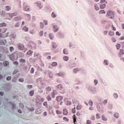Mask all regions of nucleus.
<instances>
[{"instance_id": "nucleus-1", "label": "nucleus", "mask_w": 124, "mask_h": 124, "mask_svg": "<svg viewBox=\"0 0 124 124\" xmlns=\"http://www.w3.org/2000/svg\"><path fill=\"white\" fill-rule=\"evenodd\" d=\"M107 16L108 18L113 19L114 17V15L112 11H108L107 13Z\"/></svg>"}, {"instance_id": "nucleus-2", "label": "nucleus", "mask_w": 124, "mask_h": 124, "mask_svg": "<svg viewBox=\"0 0 124 124\" xmlns=\"http://www.w3.org/2000/svg\"><path fill=\"white\" fill-rule=\"evenodd\" d=\"M58 94V92L56 90H53V92H51V97L53 98L55 97V95Z\"/></svg>"}, {"instance_id": "nucleus-3", "label": "nucleus", "mask_w": 124, "mask_h": 124, "mask_svg": "<svg viewBox=\"0 0 124 124\" xmlns=\"http://www.w3.org/2000/svg\"><path fill=\"white\" fill-rule=\"evenodd\" d=\"M7 31V29L5 28H4L3 29H2V30L0 29V32H6ZM0 37H1V38L3 37L2 33H0Z\"/></svg>"}, {"instance_id": "nucleus-4", "label": "nucleus", "mask_w": 124, "mask_h": 124, "mask_svg": "<svg viewBox=\"0 0 124 124\" xmlns=\"http://www.w3.org/2000/svg\"><path fill=\"white\" fill-rule=\"evenodd\" d=\"M118 55H119V57L121 58L122 55H124V49H123L122 48L120 49V52L118 53Z\"/></svg>"}, {"instance_id": "nucleus-5", "label": "nucleus", "mask_w": 124, "mask_h": 124, "mask_svg": "<svg viewBox=\"0 0 124 124\" xmlns=\"http://www.w3.org/2000/svg\"><path fill=\"white\" fill-rule=\"evenodd\" d=\"M18 15V13L16 12V13H13L12 14H9V17H15V16H16V15Z\"/></svg>"}, {"instance_id": "nucleus-6", "label": "nucleus", "mask_w": 124, "mask_h": 124, "mask_svg": "<svg viewBox=\"0 0 124 124\" xmlns=\"http://www.w3.org/2000/svg\"><path fill=\"white\" fill-rule=\"evenodd\" d=\"M9 58H10V59L11 60H12L13 61H14V60H15V54H11V55H9Z\"/></svg>"}, {"instance_id": "nucleus-7", "label": "nucleus", "mask_w": 124, "mask_h": 124, "mask_svg": "<svg viewBox=\"0 0 124 124\" xmlns=\"http://www.w3.org/2000/svg\"><path fill=\"white\" fill-rule=\"evenodd\" d=\"M18 48L21 50H23L24 49V45L22 44H18Z\"/></svg>"}, {"instance_id": "nucleus-8", "label": "nucleus", "mask_w": 124, "mask_h": 124, "mask_svg": "<svg viewBox=\"0 0 124 124\" xmlns=\"http://www.w3.org/2000/svg\"><path fill=\"white\" fill-rule=\"evenodd\" d=\"M53 30H54V31L55 32H57V31H59V27H58V26H57V25H54V26H53Z\"/></svg>"}, {"instance_id": "nucleus-9", "label": "nucleus", "mask_w": 124, "mask_h": 124, "mask_svg": "<svg viewBox=\"0 0 124 124\" xmlns=\"http://www.w3.org/2000/svg\"><path fill=\"white\" fill-rule=\"evenodd\" d=\"M14 20H16V21H19V20H21V16H16L14 18Z\"/></svg>"}, {"instance_id": "nucleus-10", "label": "nucleus", "mask_w": 124, "mask_h": 124, "mask_svg": "<svg viewBox=\"0 0 124 124\" xmlns=\"http://www.w3.org/2000/svg\"><path fill=\"white\" fill-rule=\"evenodd\" d=\"M65 74L63 72H60L59 73L57 74V76H62L63 77L64 76Z\"/></svg>"}, {"instance_id": "nucleus-11", "label": "nucleus", "mask_w": 124, "mask_h": 124, "mask_svg": "<svg viewBox=\"0 0 124 124\" xmlns=\"http://www.w3.org/2000/svg\"><path fill=\"white\" fill-rule=\"evenodd\" d=\"M35 91L34 90H32V91H31V92L29 93V95L30 96H33L34 94Z\"/></svg>"}, {"instance_id": "nucleus-12", "label": "nucleus", "mask_w": 124, "mask_h": 124, "mask_svg": "<svg viewBox=\"0 0 124 124\" xmlns=\"http://www.w3.org/2000/svg\"><path fill=\"white\" fill-rule=\"evenodd\" d=\"M23 31H25V32H27L29 31V28L28 27H26V26H24V27H23Z\"/></svg>"}, {"instance_id": "nucleus-13", "label": "nucleus", "mask_w": 124, "mask_h": 124, "mask_svg": "<svg viewBox=\"0 0 124 124\" xmlns=\"http://www.w3.org/2000/svg\"><path fill=\"white\" fill-rule=\"evenodd\" d=\"M63 114H64V115H67V114H68V112L67 111V109H63Z\"/></svg>"}, {"instance_id": "nucleus-14", "label": "nucleus", "mask_w": 124, "mask_h": 124, "mask_svg": "<svg viewBox=\"0 0 124 124\" xmlns=\"http://www.w3.org/2000/svg\"><path fill=\"white\" fill-rule=\"evenodd\" d=\"M3 65H4V66H8V65H9V62L8 61L3 62Z\"/></svg>"}, {"instance_id": "nucleus-15", "label": "nucleus", "mask_w": 124, "mask_h": 124, "mask_svg": "<svg viewBox=\"0 0 124 124\" xmlns=\"http://www.w3.org/2000/svg\"><path fill=\"white\" fill-rule=\"evenodd\" d=\"M63 59L64 61H68L69 57V56H63Z\"/></svg>"}, {"instance_id": "nucleus-16", "label": "nucleus", "mask_w": 124, "mask_h": 124, "mask_svg": "<svg viewBox=\"0 0 124 124\" xmlns=\"http://www.w3.org/2000/svg\"><path fill=\"white\" fill-rule=\"evenodd\" d=\"M7 24L5 23H0V28H2L3 27H6Z\"/></svg>"}, {"instance_id": "nucleus-17", "label": "nucleus", "mask_w": 124, "mask_h": 124, "mask_svg": "<svg viewBox=\"0 0 124 124\" xmlns=\"http://www.w3.org/2000/svg\"><path fill=\"white\" fill-rule=\"evenodd\" d=\"M62 100V97L61 96H59L57 97V101H61Z\"/></svg>"}, {"instance_id": "nucleus-18", "label": "nucleus", "mask_w": 124, "mask_h": 124, "mask_svg": "<svg viewBox=\"0 0 124 124\" xmlns=\"http://www.w3.org/2000/svg\"><path fill=\"white\" fill-rule=\"evenodd\" d=\"M63 53L64 54H68V50H67V48H64L63 49Z\"/></svg>"}, {"instance_id": "nucleus-19", "label": "nucleus", "mask_w": 124, "mask_h": 124, "mask_svg": "<svg viewBox=\"0 0 124 124\" xmlns=\"http://www.w3.org/2000/svg\"><path fill=\"white\" fill-rule=\"evenodd\" d=\"M57 16V15H56V14L54 12H52L51 14V17L55 18Z\"/></svg>"}, {"instance_id": "nucleus-20", "label": "nucleus", "mask_w": 124, "mask_h": 124, "mask_svg": "<svg viewBox=\"0 0 124 124\" xmlns=\"http://www.w3.org/2000/svg\"><path fill=\"white\" fill-rule=\"evenodd\" d=\"M19 62H22V63H25L26 61L25 59H20L19 60Z\"/></svg>"}, {"instance_id": "nucleus-21", "label": "nucleus", "mask_w": 124, "mask_h": 124, "mask_svg": "<svg viewBox=\"0 0 124 124\" xmlns=\"http://www.w3.org/2000/svg\"><path fill=\"white\" fill-rule=\"evenodd\" d=\"M49 38L51 40H53V39L54 38V36H53V34H52V33L49 34Z\"/></svg>"}, {"instance_id": "nucleus-22", "label": "nucleus", "mask_w": 124, "mask_h": 124, "mask_svg": "<svg viewBox=\"0 0 124 124\" xmlns=\"http://www.w3.org/2000/svg\"><path fill=\"white\" fill-rule=\"evenodd\" d=\"M41 102V98L40 97H37L36 99V103H40Z\"/></svg>"}, {"instance_id": "nucleus-23", "label": "nucleus", "mask_w": 124, "mask_h": 124, "mask_svg": "<svg viewBox=\"0 0 124 124\" xmlns=\"http://www.w3.org/2000/svg\"><path fill=\"white\" fill-rule=\"evenodd\" d=\"M102 120L103 121H108V119L106 117H105V115H102Z\"/></svg>"}, {"instance_id": "nucleus-24", "label": "nucleus", "mask_w": 124, "mask_h": 124, "mask_svg": "<svg viewBox=\"0 0 124 124\" xmlns=\"http://www.w3.org/2000/svg\"><path fill=\"white\" fill-rule=\"evenodd\" d=\"M80 69L79 68H74V69L73 70L74 71V73H77L78 72V71H79Z\"/></svg>"}, {"instance_id": "nucleus-25", "label": "nucleus", "mask_w": 124, "mask_h": 124, "mask_svg": "<svg viewBox=\"0 0 124 124\" xmlns=\"http://www.w3.org/2000/svg\"><path fill=\"white\" fill-rule=\"evenodd\" d=\"M11 9V7H10V6H6V11H10V10Z\"/></svg>"}, {"instance_id": "nucleus-26", "label": "nucleus", "mask_w": 124, "mask_h": 124, "mask_svg": "<svg viewBox=\"0 0 124 124\" xmlns=\"http://www.w3.org/2000/svg\"><path fill=\"white\" fill-rule=\"evenodd\" d=\"M106 4H101L100 6V9H104V8H106Z\"/></svg>"}, {"instance_id": "nucleus-27", "label": "nucleus", "mask_w": 124, "mask_h": 124, "mask_svg": "<svg viewBox=\"0 0 124 124\" xmlns=\"http://www.w3.org/2000/svg\"><path fill=\"white\" fill-rule=\"evenodd\" d=\"M36 4L38 6V7H39V8H43V6L41 4V3H40V2H38Z\"/></svg>"}, {"instance_id": "nucleus-28", "label": "nucleus", "mask_w": 124, "mask_h": 124, "mask_svg": "<svg viewBox=\"0 0 124 124\" xmlns=\"http://www.w3.org/2000/svg\"><path fill=\"white\" fill-rule=\"evenodd\" d=\"M116 48L117 49H120L121 48V44L119 43H118L116 45Z\"/></svg>"}, {"instance_id": "nucleus-29", "label": "nucleus", "mask_w": 124, "mask_h": 124, "mask_svg": "<svg viewBox=\"0 0 124 124\" xmlns=\"http://www.w3.org/2000/svg\"><path fill=\"white\" fill-rule=\"evenodd\" d=\"M48 76L50 78H52L53 74L52 72H48Z\"/></svg>"}, {"instance_id": "nucleus-30", "label": "nucleus", "mask_w": 124, "mask_h": 124, "mask_svg": "<svg viewBox=\"0 0 124 124\" xmlns=\"http://www.w3.org/2000/svg\"><path fill=\"white\" fill-rule=\"evenodd\" d=\"M51 65L53 67L57 66V65H58V63L56 62H54L52 63Z\"/></svg>"}, {"instance_id": "nucleus-31", "label": "nucleus", "mask_w": 124, "mask_h": 124, "mask_svg": "<svg viewBox=\"0 0 124 124\" xmlns=\"http://www.w3.org/2000/svg\"><path fill=\"white\" fill-rule=\"evenodd\" d=\"M73 118H74V124H76V121H77V117H76V115H74Z\"/></svg>"}, {"instance_id": "nucleus-32", "label": "nucleus", "mask_w": 124, "mask_h": 124, "mask_svg": "<svg viewBox=\"0 0 124 124\" xmlns=\"http://www.w3.org/2000/svg\"><path fill=\"white\" fill-rule=\"evenodd\" d=\"M108 34L110 36H113V35L114 34V32H113V31H109Z\"/></svg>"}, {"instance_id": "nucleus-33", "label": "nucleus", "mask_w": 124, "mask_h": 124, "mask_svg": "<svg viewBox=\"0 0 124 124\" xmlns=\"http://www.w3.org/2000/svg\"><path fill=\"white\" fill-rule=\"evenodd\" d=\"M104 64L105 65H108L109 64L108 61V60H104Z\"/></svg>"}, {"instance_id": "nucleus-34", "label": "nucleus", "mask_w": 124, "mask_h": 124, "mask_svg": "<svg viewBox=\"0 0 124 124\" xmlns=\"http://www.w3.org/2000/svg\"><path fill=\"white\" fill-rule=\"evenodd\" d=\"M35 113L37 114H40L41 113V109H36L35 110Z\"/></svg>"}, {"instance_id": "nucleus-35", "label": "nucleus", "mask_w": 124, "mask_h": 124, "mask_svg": "<svg viewBox=\"0 0 124 124\" xmlns=\"http://www.w3.org/2000/svg\"><path fill=\"white\" fill-rule=\"evenodd\" d=\"M33 51L32 50H29L27 52V54L28 55H32Z\"/></svg>"}, {"instance_id": "nucleus-36", "label": "nucleus", "mask_w": 124, "mask_h": 124, "mask_svg": "<svg viewBox=\"0 0 124 124\" xmlns=\"http://www.w3.org/2000/svg\"><path fill=\"white\" fill-rule=\"evenodd\" d=\"M94 9H95L96 11H99V7H97V4H94Z\"/></svg>"}, {"instance_id": "nucleus-37", "label": "nucleus", "mask_w": 124, "mask_h": 124, "mask_svg": "<svg viewBox=\"0 0 124 124\" xmlns=\"http://www.w3.org/2000/svg\"><path fill=\"white\" fill-rule=\"evenodd\" d=\"M43 105L46 107V108H47L48 107V104L47 101H45L44 103H43Z\"/></svg>"}, {"instance_id": "nucleus-38", "label": "nucleus", "mask_w": 124, "mask_h": 124, "mask_svg": "<svg viewBox=\"0 0 124 124\" xmlns=\"http://www.w3.org/2000/svg\"><path fill=\"white\" fill-rule=\"evenodd\" d=\"M114 117H115V118H119V113H114Z\"/></svg>"}, {"instance_id": "nucleus-39", "label": "nucleus", "mask_w": 124, "mask_h": 124, "mask_svg": "<svg viewBox=\"0 0 124 124\" xmlns=\"http://www.w3.org/2000/svg\"><path fill=\"white\" fill-rule=\"evenodd\" d=\"M47 99V101H50L52 99V97L50 95H48Z\"/></svg>"}, {"instance_id": "nucleus-40", "label": "nucleus", "mask_w": 124, "mask_h": 124, "mask_svg": "<svg viewBox=\"0 0 124 124\" xmlns=\"http://www.w3.org/2000/svg\"><path fill=\"white\" fill-rule=\"evenodd\" d=\"M35 71V69L34 68H31V74H33V73H34V72Z\"/></svg>"}, {"instance_id": "nucleus-41", "label": "nucleus", "mask_w": 124, "mask_h": 124, "mask_svg": "<svg viewBox=\"0 0 124 124\" xmlns=\"http://www.w3.org/2000/svg\"><path fill=\"white\" fill-rule=\"evenodd\" d=\"M58 88L59 89H62V84H58V85L57 86Z\"/></svg>"}, {"instance_id": "nucleus-42", "label": "nucleus", "mask_w": 124, "mask_h": 124, "mask_svg": "<svg viewBox=\"0 0 124 124\" xmlns=\"http://www.w3.org/2000/svg\"><path fill=\"white\" fill-rule=\"evenodd\" d=\"M99 14H106V11L104 10H102L101 11H99Z\"/></svg>"}, {"instance_id": "nucleus-43", "label": "nucleus", "mask_w": 124, "mask_h": 124, "mask_svg": "<svg viewBox=\"0 0 124 124\" xmlns=\"http://www.w3.org/2000/svg\"><path fill=\"white\" fill-rule=\"evenodd\" d=\"M56 113L57 114H62V111H60V110H59V109H57V110H56Z\"/></svg>"}, {"instance_id": "nucleus-44", "label": "nucleus", "mask_w": 124, "mask_h": 124, "mask_svg": "<svg viewBox=\"0 0 124 124\" xmlns=\"http://www.w3.org/2000/svg\"><path fill=\"white\" fill-rule=\"evenodd\" d=\"M39 35L40 36H43V31H40L39 32Z\"/></svg>"}, {"instance_id": "nucleus-45", "label": "nucleus", "mask_w": 124, "mask_h": 124, "mask_svg": "<svg viewBox=\"0 0 124 124\" xmlns=\"http://www.w3.org/2000/svg\"><path fill=\"white\" fill-rule=\"evenodd\" d=\"M30 10V7L29 6H25V11H28Z\"/></svg>"}, {"instance_id": "nucleus-46", "label": "nucleus", "mask_w": 124, "mask_h": 124, "mask_svg": "<svg viewBox=\"0 0 124 124\" xmlns=\"http://www.w3.org/2000/svg\"><path fill=\"white\" fill-rule=\"evenodd\" d=\"M46 90L48 91L49 92H51V91L52 90L50 87H47L46 88Z\"/></svg>"}, {"instance_id": "nucleus-47", "label": "nucleus", "mask_w": 124, "mask_h": 124, "mask_svg": "<svg viewBox=\"0 0 124 124\" xmlns=\"http://www.w3.org/2000/svg\"><path fill=\"white\" fill-rule=\"evenodd\" d=\"M18 27H19V23H16L15 25V28H18Z\"/></svg>"}, {"instance_id": "nucleus-48", "label": "nucleus", "mask_w": 124, "mask_h": 124, "mask_svg": "<svg viewBox=\"0 0 124 124\" xmlns=\"http://www.w3.org/2000/svg\"><path fill=\"white\" fill-rule=\"evenodd\" d=\"M72 112L73 113V114H75L76 113V108H73L72 109Z\"/></svg>"}, {"instance_id": "nucleus-49", "label": "nucleus", "mask_w": 124, "mask_h": 124, "mask_svg": "<svg viewBox=\"0 0 124 124\" xmlns=\"http://www.w3.org/2000/svg\"><path fill=\"white\" fill-rule=\"evenodd\" d=\"M13 64L16 65H19V62L17 61L14 62Z\"/></svg>"}, {"instance_id": "nucleus-50", "label": "nucleus", "mask_w": 124, "mask_h": 124, "mask_svg": "<svg viewBox=\"0 0 124 124\" xmlns=\"http://www.w3.org/2000/svg\"><path fill=\"white\" fill-rule=\"evenodd\" d=\"M89 105L90 106H93V101H89Z\"/></svg>"}, {"instance_id": "nucleus-51", "label": "nucleus", "mask_w": 124, "mask_h": 124, "mask_svg": "<svg viewBox=\"0 0 124 124\" xmlns=\"http://www.w3.org/2000/svg\"><path fill=\"white\" fill-rule=\"evenodd\" d=\"M40 28H43L44 27V25L43 23H40Z\"/></svg>"}, {"instance_id": "nucleus-52", "label": "nucleus", "mask_w": 124, "mask_h": 124, "mask_svg": "<svg viewBox=\"0 0 124 124\" xmlns=\"http://www.w3.org/2000/svg\"><path fill=\"white\" fill-rule=\"evenodd\" d=\"M57 45L56 44V43H53V47L54 48H57Z\"/></svg>"}, {"instance_id": "nucleus-53", "label": "nucleus", "mask_w": 124, "mask_h": 124, "mask_svg": "<svg viewBox=\"0 0 124 124\" xmlns=\"http://www.w3.org/2000/svg\"><path fill=\"white\" fill-rule=\"evenodd\" d=\"M18 72V70H15L13 72V75L16 74Z\"/></svg>"}, {"instance_id": "nucleus-54", "label": "nucleus", "mask_w": 124, "mask_h": 124, "mask_svg": "<svg viewBox=\"0 0 124 124\" xmlns=\"http://www.w3.org/2000/svg\"><path fill=\"white\" fill-rule=\"evenodd\" d=\"M24 106L23 104H19V108H21V109H23L24 108Z\"/></svg>"}, {"instance_id": "nucleus-55", "label": "nucleus", "mask_w": 124, "mask_h": 124, "mask_svg": "<svg viewBox=\"0 0 124 124\" xmlns=\"http://www.w3.org/2000/svg\"><path fill=\"white\" fill-rule=\"evenodd\" d=\"M81 108V107L80 105H78L77 107V109L78 110H80Z\"/></svg>"}, {"instance_id": "nucleus-56", "label": "nucleus", "mask_w": 124, "mask_h": 124, "mask_svg": "<svg viewBox=\"0 0 124 124\" xmlns=\"http://www.w3.org/2000/svg\"><path fill=\"white\" fill-rule=\"evenodd\" d=\"M12 108L13 109V110H14L15 107H16V105L14 104H12Z\"/></svg>"}, {"instance_id": "nucleus-57", "label": "nucleus", "mask_w": 124, "mask_h": 124, "mask_svg": "<svg viewBox=\"0 0 124 124\" xmlns=\"http://www.w3.org/2000/svg\"><path fill=\"white\" fill-rule=\"evenodd\" d=\"M47 108L48 110H52V106H47Z\"/></svg>"}, {"instance_id": "nucleus-58", "label": "nucleus", "mask_w": 124, "mask_h": 124, "mask_svg": "<svg viewBox=\"0 0 124 124\" xmlns=\"http://www.w3.org/2000/svg\"><path fill=\"white\" fill-rule=\"evenodd\" d=\"M96 118L97 119H99V118H100V116L99 115V113H97L96 115Z\"/></svg>"}, {"instance_id": "nucleus-59", "label": "nucleus", "mask_w": 124, "mask_h": 124, "mask_svg": "<svg viewBox=\"0 0 124 124\" xmlns=\"http://www.w3.org/2000/svg\"><path fill=\"white\" fill-rule=\"evenodd\" d=\"M10 50L11 51V52H13V51L14 50V47L13 46L10 47Z\"/></svg>"}, {"instance_id": "nucleus-60", "label": "nucleus", "mask_w": 124, "mask_h": 124, "mask_svg": "<svg viewBox=\"0 0 124 124\" xmlns=\"http://www.w3.org/2000/svg\"><path fill=\"white\" fill-rule=\"evenodd\" d=\"M29 110H30V111H33V110H35L34 108H29Z\"/></svg>"}, {"instance_id": "nucleus-61", "label": "nucleus", "mask_w": 124, "mask_h": 124, "mask_svg": "<svg viewBox=\"0 0 124 124\" xmlns=\"http://www.w3.org/2000/svg\"><path fill=\"white\" fill-rule=\"evenodd\" d=\"M19 81H20V82H23L24 78H21L19 79Z\"/></svg>"}, {"instance_id": "nucleus-62", "label": "nucleus", "mask_w": 124, "mask_h": 124, "mask_svg": "<svg viewBox=\"0 0 124 124\" xmlns=\"http://www.w3.org/2000/svg\"><path fill=\"white\" fill-rule=\"evenodd\" d=\"M11 78H12L11 76H8V77H7L6 79H7L8 81H9L11 79Z\"/></svg>"}, {"instance_id": "nucleus-63", "label": "nucleus", "mask_w": 124, "mask_h": 124, "mask_svg": "<svg viewBox=\"0 0 124 124\" xmlns=\"http://www.w3.org/2000/svg\"><path fill=\"white\" fill-rule=\"evenodd\" d=\"M112 41L113 43H115V42L117 41V40H116L115 38L112 37Z\"/></svg>"}, {"instance_id": "nucleus-64", "label": "nucleus", "mask_w": 124, "mask_h": 124, "mask_svg": "<svg viewBox=\"0 0 124 124\" xmlns=\"http://www.w3.org/2000/svg\"><path fill=\"white\" fill-rule=\"evenodd\" d=\"M92 124V121L91 120H87V124Z\"/></svg>"}]
</instances>
